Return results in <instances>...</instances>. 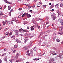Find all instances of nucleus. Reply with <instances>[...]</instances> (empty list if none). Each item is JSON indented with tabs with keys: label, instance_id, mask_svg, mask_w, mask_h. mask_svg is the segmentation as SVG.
I'll list each match as a JSON object with an SVG mask.
<instances>
[{
	"label": "nucleus",
	"instance_id": "nucleus-1",
	"mask_svg": "<svg viewBox=\"0 0 63 63\" xmlns=\"http://www.w3.org/2000/svg\"><path fill=\"white\" fill-rule=\"evenodd\" d=\"M58 21L59 22H60L61 25H63V21L60 18L58 19Z\"/></svg>",
	"mask_w": 63,
	"mask_h": 63
},
{
	"label": "nucleus",
	"instance_id": "nucleus-2",
	"mask_svg": "<svg viewBox=\"0 0 63 63\" xmlns=\"http://www.w3.org/2000/svg\"><path fill=\"white\" fill-rule=\"evenodd\" d=\"M34 52L33 51V50H31V56H33V53Z\"/></svg>",
	"mask_w": 63,
	"mask_h": 63
},
{
	"label": "nucleus",
	"instance_id": "nucleus-3",
	"mask_svg": "<svg viewBox=\"0 0 63 63\" xmlns=\"http://www.w3.org/2000/svg\"><path fill=\"white\" fill-rule=\"evenodd\" d=\"M34 26H31V30L32 31L33 30H34L35 29L34 28Z\"/></svg>",
	"mask_w": 63,
	"mask_h": 63
},
{
	"label": "nucleus",
	"instance_id": "nucleus-4",
	"mask_svg": "<svg viewBox=\"0 0 63 63\" xmlns=\"http://www.w3.org/2000/svg\"><path fill=\"white\" fill-rule=\"evenodd\" d=\"M26 16H28L27 17L28 18L31 17V15L28 13H26Z\"/></svg>",
	"mask_w": 63,
	"mask_h": 63
},
{
	"label": "nucleus",
	"instance_id": "nucleus-5",
	"mask_svg": "<svg viewBox=\"0 0 63 63\" xmlns=\"http://www.w3.org/2000/svg\"><path fill=\"white\" fill-rule=\"evenodd\" d=\"M42 3H40V2H39L38 3V5H39V6H38L37 5L36 6L37 7H40L41 5H42Z\"/></svg>",
	"mask_w": 63,
	"mask_h": 63
},
{
	"label": "nucleus",
	"instance_id": "nucleus-6",
	"mask_svg": "<svg viewBox=\"0 0 63 63\" xmlns=\"http://www.w3.org/2000/svg\"><path fill=\"white\" fill-rule=\"evenodd\" d=\"M19 30V31H20V32H21V31L22 32H21L22 33H23V32H22V31H23V29H22V28H21Z\"/></svg>",
	"mask_w": 63,
	"mask_h": 63
},
{
	"label": "nucleus",
	"instance_id": "nucleus-7",
	"mask_svg": "<svg viewBox=\"0 0 63 63\" xmlns=\"http://www.w3.org/2000/svg\"><path fill=\"white\" fill-rule=\"evenodd\" d=\"M5 21L6 23H7L9 25L10 24V21H7V20H5Z\"/></svg>",
	"mask_w": 63,
	"mask_h": 63
},
{
	"label": "nucleus",
	"instance_id": "nucleus-8",
	"mask_svg": "<svg viewBox=\"0 0 63 63\" xmlns=\"http://www.w3.org/2000/svg\"><path fill=\"white\" fill-rule=\"evenodd\" d=\"M16 41L17 43H21V41H20V40H18L17 39V40H16Z\"/></svg>",
	"mask_w": 63,
	"mask_h": 63
},
{
	"label": "nucleus",
	"instance_id": "nucleus-9",
	"mask_svg": "<svg viewBox=\"0 0 63 63\" xmlns=\"http://www.w3.org/2000/svg\"><path fill=\"white\" fill-rule=\"evenodd\" d=\"M19 55V54L18 53H17V54L16 55V59H17V58L18 57V56Z\"/></svg>",
	"mask_w": 63,
	"mask_h": 63
},
{
	"label": "nucleus",
	"instance_id": "nucleus-10",
	"mask_svg": "<svg viewBox=\"0 0 63 63\" xmlns=\"http://www.w3.org/2000/svg\"><path fill=\"white\" fill-rule=\"evenodd\" d=\"M24 50H26L27 49V48L26 46L24 47L23 48Z\"/></svg>",
	"mask_w": 63,
	"mask_h": 63
},
{
	"label": "nucleus",
	"instance_id": "nucleus-11",
	"mask_svg": "<svg viewBox=\"0 0 63 63\" xmlns=\"http://www.w3.org/2000/svg\"><path fill=\"white\" fill-rule=\"evenodd\" d=\"M19 32V31L17 30H14L15 33H18Z\"/></svg>",
	"mask_w": 63,
	"mask_h": 63
},
{
	"label": "nucleus",
	"instance_id": "nucleus-12",
	"mask_svg": "<svg viewBox=\"0 0 63 63\" xmlns=\"http://www.w3.org/2000/svg\"><path fill=\"white\" fill-rule=\"evenodd\" d=\"M23 31L24 32H28L27 30L26 29H24L23 30Z\"/></svg>",
	"mask_w": 63,
	"mask_h": 63
},
{
	"label": "nucleus",
	"instance_id": "nucleus-13",
	"mask_svg": "<svg viewBox=\"0 0 63 63\" xmlns=\"http://www.w3.org/2000/svg\"><path fill=\"white\" fill-rule=\"evenodd\" d=\"M55 13H53L51 16V18H52V17L54 16H55Z\"/></svg>",
	"mask_w": 63,
	"mask_h": 63
},
{
	"label": "nucleus",
	"instance_id": "nucleus-14",
	"mask_svg": "<svg viewBox=\"0 0 63 63\" xmlns=\"http://www.w3.org/2000/svg\"><path fill=\"white\" fill-rule=\"evenodd\" d=\"M7 59H8V58L7 57H6L4 58V61H7Z\"/></svg>",
	"mask_w": 63,
	"mask_h": 63
},
{
	"label": "nucleus",
	"instance_id": "nucleus-15",
	"mask_svg": "<svg viewBox=\"0 0 63 63\" xmlns=\"http://www.w3.org/2000/svg\"><path fill=\"white\" fill-rule=\"evenodd\" d=\"M31 8V6H29L27 7V9H28V10H29V9H30Z\"/></svg>",
	"mask_w": 63,
	"mask_h": 63
},
{
	"label": "nucleus",
	"instance_id": "nucleus-16",
	"mask_svg": "<svg viewBox=\"0 0 63 63\" xmlns=\"http://www.w3.org/2000/svg\"><path fill=\"white\" fill-rule=\"evenodd\" d=\"M16 17H15L12 19V21H15V20H16Z\"/></svg>",
	"mask_w": 63,
	"mask_h": 63
},
{
	"label": "nucleus",
	"instance_id": "nucleus-17",
	"mask_svg": "<svg viewBox=\"0 0 63 63\" xmlns=\"http://www.w3.org/2000/svg\"><path fill=\"white\" fill-rule=\"evenodd\" d=\"M28 41V39H25L24 40V43H26V42Z\"/></svg>",
	"mask_w": 63,
	"mask_h": 63
},
{
	"label": "nucleus",
	"instance_id": "nucleus-18",
	"mask_svg": "<svg viewBox=\"0 0 63 63\" xmlns=\"http://www.w3.org/2000/svg\"><path fill=\"white\" fill-rule=\"evenodd\" d=\"M58 7V4H56V5H55V8H57Z\"/></svg>",
	"mask_w": 63,
	"mask_h": 63
},
{
	"label": "nucleus",
	"instance_id": "nucleus-19",
	"mask_svg": "<svg viewBox=\"0 0 63 63\" xmlns=\"http://www.w3.org/2000/svg\"><path fill=\"white\" fill-rule=\"evenodd\" d=\"M56 17V16H53L52 18L53 20H55Z\"/></svg>",
	"mask_w": 63,
	"mask_h": 63
},
{
	"label": "nucleus",
	"instance_id": "nucleus-20",
	"mask_svg": "<svg viewBox=\"0 0 63 63\" xmlns=\"http://www.w3.org/2000/svg\"><path fill=\"white\" fill-rule=\"evenodd\" d=\"M39 58H35L33 59L34 60H39V59H39Z\"/></svg>",
	"mask_w": 63,
	"mask_h": 63
},
{
	"label": "nucleus",
	"instance_id": "nucleus-21",
	"mask_svg": "<svg viewBox=\"0 0 63 63\" xmlns=\"http://www.w3.org/2000/svg\"><path fill=\"white\" fill-rule=\"evenodd\" d=\"M56 41L57 42H60V40H59L58 39H56Z\"/></svg>",
	"mask_w": 63,
	"mask_h": 63
},
{
	"label": "nucleus",
	"instance_id": "nucleus-22",
	"mask_svg": "<svg viewBox=\"0 0 63 63\" xmlns=\"http://www.w3.org/2000/svg\"><path fill=\"white\" fill-rule=\"evenodd\" d=\"M51 31L50 30H48V31H47L46 33H50V32Z\"/></svg>",
	"mask_w": 63,
	"mask_h": 63
},
{
	"label": "nucleus",
	"instance_id": "nucleus-23",
	"mask_svg": "<svg viewBox=\"0 0 63 63\" xmlns=\"http://www.w3.org/2000/svg\"><path fill=\"white\" fill-rule=\"evenodd\" d=\"M6 38V36H3L2 37V38L1 39H0V41H1V40H3V39H4V38Z\"/></svg>",
	"mask_w": 63,
	"mask_h": 63
},
{
	"label": "nucleus",
	"instance_id": "nucleus-24",
	"mask_svg": "<svg viewBox=\"0 0 63 63\" xmlns=\"http://www.w3.org/2000/svg\"><path fill=\"white\" fill-rule=\"evenodd\" d=\"M14 48H17V45H15L14 46Z\"/></svg>",
	"mask_w": 63,
	"mask_h": 63
},
{
	"label": "nucleus",
	"instance_id": "nucleus-25",
	"mask_svg": "<svg viewBox=\"0 0 63 63\" xmlns=\"http://www.w3.org/2000/svg\"><path fill=\"white\" fill-rule=\"evenodd\" d=\"M46 37H47L48 36L47 35H45L44 36V37H42V39L43 40H44V39H45V37H46Z\"/></svg>",
	"mask_w": 63,
	"mask_h": 63
},
{
	"label": "nucleus",
	"instance_id": "nucleus-26",
	"mask_svg": "<svg viewBox=\"0 0 63 63\" xmlns=\"http://www.w3.org/2000/svg\"><path fill=\"white\" fill-rule=\"evenodd\" d=\"M54 53H55V51H53L51 52V53L52 54H54Z\"/></svg>",
	"mask_w": 63,
	"mask_h": 63
},
{
	"label": "nucleus",
	"instance_id": "nucleus-27",
	"mask_svg": "<svg viewBox=\"0 0 63 63\" xmlns=\"http://www.w3.org/2000/svg\"><path fill=\"white\" fill-rule=\"evenodd\" d=\"M26 15V13H24L22 16V17H24Z\"/></svg>",
	"mask_w": 63,
	"mask_h": 63
},
{
	"label": "nucleus",
	"instance_id": "nucleus-28",
	"mask_svg": "<svg viewBox=\"0 0 63 63\" xmlns=\"http://www.w3.org/2000/svg\"><path fill=\"white\" fill-rule=\"evenodd\" d=\"M51 61L52 62H53V61H54V59L53 58H52L51 59Z\"/></svg>",
	"mask_w": 63,
	"mask_h": 63
},
{
	"label": "nucleus",
	"instance_id": "nucleus-29",
	"mask_svg": "<svg viewBox=\"0 0 63 63\" xmlns=\"http://www.w3.org/2000/svg\"><path fill=\"white\" fill-rule=\"evenodd\" d=\"M63 6V4H62V3H61L60 5V7H62Z\"/></svg>",
	"mask_w": 63,
	"mask_h": 63
},
{
	"label": "nucleus",
	"instance_id": "nucleus-30",
	"mask_svg": "<svg viewBox=\"0 0 63 63\" xmlns=\"http://www.w3.org/2000/svg\"><path fill=\"white\" fill-rule=\"evenodd\" d=\"M9 34V32H7L6 33H5V35H8Z\"/></svg>",
	"mask_w": 63,
	"mask_h": 63
},
{
	"label": "nucleus",
	"instance_id": "nucleus-31",
	"mask_svg": "<svg viewBox=\"0 0 63 63\" xmlns=\"http://www.w3.org/2000/svg\"><path fill=\"white\" fill-rule=\"evenodd\" d=\"M2 23L3 24V25H5L6 24V22H5V21H3V22H2Z\"/></svg>",
	"mask_w": 63,
	"mask_h": 63
},
{
	"label": "nucleus",
	"instance_id": "nucleus-32",
	"mask_svg": "<svg viewBox=\"0 0 63 63\" xmlns=\"http://www.w3.org/2000/svg\"><path fill=\"white\" fill-rule=\"evenodd\" d=\"M11 38H14L15 37V36L14 35H12L10 37Z\"/></svg>",
	"mask_w": 63,
	"mask_h": 63
},
{
	"label": "nucleus",
	"instance_id": "nucleus-33",
	"mask_svg": "<svg viewBox=\"0 0 63 63\" xmlns=\"http://www.w3.org/2000/svg\"><path fill=\"white\" fill-rule=\"evenodd\" d=\"M11 6H8V10H10V9H11Z\"/></svg>",
	"mask_w": 63,
	"mask_h": 63
},
{
	"label": "nucleus",
	"instance_id": "nucleus-34",
	"mask_svg": "<svg viewBox=\"0 0 63 63\" xmlns=\"http://www.w3.org/2000/svg\"><path fill=\"white\" fill-rule=\"evenodd\" d=\"M6 54H7L6 53H4L2 55V56H5V55H6Z\"/></svg>",
	"mask_w": 63,
	"mask_h": 63
},
{
	"label": "nucleus",
	"instance_id": "nucleus-35",
	"mask_svg": "<svg viewBox=\"0 0 63 63\" xmlns=\"http://www.w3.org/2000/svg\"><path fill=\"white\" fill-rule=\"evenodd\" d=\"M58 34H60V35H63V32H62V33H60V32L58 33Z\"/></svg>",
	"mask_w": 63,
	"mask_h": 63
},
{
	"label": "nucleus",
	"instance_id": "nucleus-36",
	"mask_svg": "<svg viewBox=\"0 0 63 63\" xmlns=\"http://www.w3.org/2000/svg\"><path fill=\"white\" fill-rule=\"evenodd\" d=\"M9 61H10V62H9L10 63H13V61H12V60H10Z\"/></svg>",
	"mask_w": 63,
	"mask_h": 63
},
{
	"label": "nucleus",
	"instance_id": "nucleus-37",
	"mask_svg": "<svg viewBox=\"0 0 63 63\" xmlns=\"http://www.w3.org/2000/svg\"><path fill=\"white\" fill-rule=\"evenodd\" d=\"M45 32H42L41 33V34H40V35H43V34H45Z\"/></svg>",
	"mask_w": 63,
	"mask_h": 63
},
{
	"label": "nucleus",
	"instance_id": "nucleus-38",
	"mask_svg": "<svg viewBox=\"0 0 63 63\" xmlns=\"http://www.w3.org/2000/svg\"><path fill=\"white\" fill-rule=\"evenodd\" d=\"M37 49V48L36 47H34L33 49L34 51H36Z\"/></svg>",
	"mask_w": 63,
	"mask_h": 63
},
{
	"label": "nucleus",
	"instance_id": "nucleus-39",
	"mask_svg": "<svg viewBox=\"0 0 63 63\" xmlns=\"http://www.w3.org/2000/svg\"><path fill=\"white\" fill-rule=\"evenodd\" d=\"M14 11V10H13V9H12L9 12V13H11L12 12H13V11Z\"/></svg>",
	"mask_w": 63,
	"mask_h": 63
},
{
	"label": "nucleus",
	"instance_id": "nucleus-40",
	"mask_svg": "<svg viewBox=\"0 0 63 63\" xmlns=\"http://www.w3.org/2000/svg\"><path fill=\"white\" fill-rule=\"evenodd\" d=\"M20 61H23V58H21L20 59Z\"/></svg>",
	"mask_w": 63,
	"mask_h": 63
},
{
	"label": "nucleus",
	"instance_id": "nucleus-41",
	"mask_svg": "<svg viewBox=\"0 0 63 63\" xmlns=\"http://www.w3.org/2000/svg\"><path fill=\"white\" fill-rule=\"evenodd\" d=\"M44 54H45V53H43L42 55V54H40V56H42V55H44Z\"/></svg>",
	"mask_w": 63,
	"mask_h": 63
},
{
	"label": "nucleus",
	"instance_id": "nucleus-42",
	"mask_svg": "<svg viewBox=\"0 0 63 63\" xmlns=\"http://www.w3.org/2000/svg\"><path fill=\"white\" fill-rule=\"evenodd\" d=\"M28 35V33H25L24 34V35L25 36H27Z\"/></svg>",
	"mask_w": 63,
	"mask_h": 63
},
{
	"label": "nucleus",
	"instance_id": "nucleus-43",
	"mask_svg": "<svg viewBox=\"0 0 63 63\" xmlns=\"http://www.w3.org/2000/svg\"><path fill=\"white\" fill-rule=\"evenodd\" d=\"M12 35V32H10L9 34V36H11Z\"/></svg>",
	"mask_w": 63,
	"mask_h": 63
},
{
	"label": "nucleus",
	"instance_id": "nucleus-44",
	"mask_svg": "<svg viewBox=\"0 0 63 63\" xmlns=\"http://www.w3.org/2000/svg\"><path fill=\"white\" fill-rule=\"evenodd\" d=\"M4 2L5 3H8V1L7 0H5Z\"/></svg>",
	"mask_w": 63,
	"mask_h": 63
},
{
	"label": "nucleus",
	"instance_id": "nucleus-45",
	"mask_svg": "<svg viewBox=\"0 0 63 63\" xmlns=\"http://www.w3.org/2000/svg\"><path fill=\"white\" fill-rule=\"evenodd\" d=\"M59 30L60 31H62V29L61 27L59 28Z\"/></svg>",
	"mask_w": 63,
	"mask_h": 63
},
{
	"label": "nucleus",
	"instance_id": "nucleus-46",
	"mask_svg": "<svg viewBox=\"0 0 63 63\" xmlns=\"http://www.w3.org/2000/svg\"><path fill=\"white\" fill-rule=\"evenodd\" d=\"M32 44V42L31 41H30V45L31 46V44Z\"/></svg>",
	"mask_w": 63,
	"mask_h": 63
},
{
	"label": "nucleus",
	"instance_id": "nucleus-47",
	"mask_svg": "<svg viewBox=\"0 0 63 63\" xmlns=\"http://www.w3.org/2000/svg\"><path fill=\"white\" fill-rule=\"evenodd\" d=\"M19 11H21L22 10V8H20L19 9Z\"/></svg>",
	"mask_w": 63,
	"mask_h": 63
},
{
	"label": "nucleus",
	"instance_id": "nucleus-48",
	"mask_svg": "<svg viewBox=\"0 0 63 63\" xmlns=\"http://www.w3.org/2000/svg\"><path fill=\"white\" fill-rule=\"evenodd\" d=\"M9 16H11V13H10V12H9Z\"/></svg>",
	"mask_w": 63,
	"mask_h": 63
},
{
	"label": "nucleus",
	"instance_id": "nucleus-49",
	"mask_svg": "<svg viewBox=\"0 0 63 63\" xmlns=\"http://www.w3.org/2000/svg\"><path fill=\"white\" fill-rule=\"evenodd\" d=\"M8 29H9V28H6L5 30V31H6V30H8Z\"/></svg>",
	"mask_w": 63,
	"mask_h": 63
},
{
	"label": "nucleus",
	"instance_id": "nucleus-50",
	"mask_svg": "<svg viewBox=\"0 0 63 63\" xmlns=\"http://www.w3.org/2000/svg\"><path fill=\"white\" fill-rule=\"evenodd\" d=\"M0 15H3V13H2V12H1V13H0Z\"/></svg>",
	"mask_w": 63,
	"mask_h": 63
},
{
	"label": "nucleus",
	"instance_id": "nucleus-51",
	"mask_svg": "<svg viewBox=\"0 0 63 63\" xmlns=\"http://www.w3.org/2000/svg\"><path fill=\"white\" fill-rule=\"evenodd\" d=\"M52 6V7L53 8L54 6V4H52V6Z\"/></svg>",
	"mask_w": 63,
	"mask_h": 63
},
{
	"label": "nucleus",
	"instance_id": "nucleus-52",
	"mask_svg": "<svg viewBox=\"0 0 63 63\" xmlns=\"http://www.w3.org/2000/svg\"><path fill=\"white\" fill-rule=\"evenodd\" d=\"M3 50H4V51H6V50H7V49L6 48L4 49Z\"/></svg>",
	"mask_w": 63,
	"mask_h": 63
},
{
	"label": "nucleus",
	"instance_id": "nucleus-53",
	"mask_svg": "<svg viewBox=\"0 0 63 63\" xmlns=\"http://www.w3.org/2000/svg\"><path fill=\"white\" fill-rule=\"evenodd\" d=\"M26 6H30V5L29 4H26Z\"/></svg>",
	"mask_w": 63,
	"mask_h": 63
},
{
	"label": "nucleus",
	"instance_id": "nucleus-54",
	"mask_svg": "<svg viewBox=\"0 0 63 63\" xmlns=\"http://www.w3.org/2000/svg\"><path fill=\"white\" fill-rule=\"evenodd\" d=\"M59 57H60V58H61L62 57V55H60L59 56Z\"/></svg>",
	"mask_w": 63,
	"mask_h": 63
},
{
	"label": "nucleus",
	"instance_id": "nucleus-55",
	"mask_svg": "<svg viewBox=\"0 0 63 63\" xmlns=\"http://www.w3.org/2000/svg\"><path fill=\"white\" fill-rule=\"evenodd\" d=\"M35 7V5H33L32 6V8H34Z\"/></svg>",
	"mask_w": 63,
	"mask_h": 63
},
{
	"label": "nucleus",
	"instance_id": "nucleus-56",
	"mask_svg": "<svg viewBox=\"0 0 63 63\" xmlns=\"http://www.w3.org/2000/svg\"><path fill=\"white\" fill-rule=\"evenodd\" d=\"M13 53H15V52H16V50H14L13 52Z\"/></svg>",
	"mask_w": 63,
	"mask_h": 63
},
{
	"label": "nucleus",
	"instance_id": "nucleus-57",
	"mask_svg": "<svg viewBox=\"0 0 63 63\" xmlns=\"http://www.w3.org/2000/svg\"><path fill=\"white\" fill-rule=\"evenodd\" d=\"M7 4H10V5H11V4H12V3L10 2H7Z\"/></svg>",
	"mask_w": 63,
	"mask_h": 63
},
{
	"label": "nucleus",
	"instance_id": "nucleus-58",
	"mask_svg": "<svg viewBox=\"0 0 63 63\" xmlns=\"http://www.w3.org/2000/svg\"><path fill=\"white\" fill-rule=\"evenodd\" d=\"M16 61L17 62H19V60H17Z\"/></svg>",
	"mask_w": 63,
	"mask_h": 63
},
{
	"label": "nucleus",
	"instance_id": "nucleus-59",
	"mask_svg": "<svg viewBox=\"0 0 63 63\" xmlns=\"http://www.w3.org/2000/svg\"><path fill=\"white\" fill-rule=\"evenodd\" d=\"M33 12V11L32 10H30V12Z\"/></svg>",
	"mask_w": 63,
	"mask_h": 63
},
{
	"label": "nucleus",
	"instance_id": "nucleus-60",
	"mask_svg": "<svg viewBox=\"0 0 63 63\" xmlns=\"http://www.w3.org/2000/svg\"><path fill=\"white\" fill-rule=\"evenodd\" d=\"M2 61L1 60H0V63H2Z\"/></svg>",
	"mask_w": 63,
	"mask_h": 63
},
{
	"label": "nucleus",
	"instance_id": "nucleus-61",
	"mask_svg": "<svg viewBox=\"0 0 63 63\" xmlns=\"http://www.w3.org/2000/svg\"><path fill=\"white\" fill-rule=\"evenodd\" d=\"M54 11V9H52L51 10V11L52 12H53Z\"/></svg>",
	"mask_w": 63,
	"mask_h": 63
},
{
	"label": "nucleus",
	"instance_id": "nucleus-62",
	"mask_svg": "<svg viewBox=\"0 0 63 63\" xmlns=\"http://www.w3.org/2000/svg\"><path fill=\"white\" fill-rule=\"evenodd\" d=\"M56 12H57V13H59V10H57L56 11Z\"/></svg>",
	"mask_w": 63,
	"mask_h": 63
},
{
	"label": "nucleus",
	"instance_id": "nucleus-63",
	"mask_svg": "<svg viewBox=\"0 0 63 63\" xmlns=\"http://www.w3.org/2000/svg\"><path fill=\"white\" fill-rule=\"evenodd\" d=\"M11 50H12L13 51V50H14V48H11Z\"/></svg>",
	"mask_w": 63,
	"mask_h": 63
},
{
	"label": "nucleus",
	"instance_id": "nucleus-64",
	"mask_svg": "<svg viewBox=\"0 0 63 63\" xmlns=\"http://www.w3.org/2000/svg\"><path fill=\"white\" fill-rule=\"evenodd\" d=\"M49 63H51V60L49 61Z\"/></svg>",
	"mask_w": 63,
	"mask_h": 63
}]
</instances>
